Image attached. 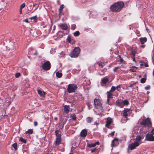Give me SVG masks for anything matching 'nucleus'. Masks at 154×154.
Instances as JSON below:
<instances>
[{
    "instance_id": "nucleus-8",
    "label": "nucleus",
    "mask_w": 154,
    "mask_h": 154,
    "mask_svg": "<svg viewBox=\"0 0 154 154\" xmlns=\"http://www.w3.org/2000/svg\"><path fill=\"white\" fill-rule=\"evenodd\" d=\"M146 140L149 141H154V136L152 134L148 133L146 136Z\"/></svg>"
},
{
    "instance_id": "nucleus-27",
    "label": "nucleus",
    "mask_w": 154,
    "mask_h": 154,
    "mask_svg": "<svg viewBox=\"0 0 154 154\" xmlns=\"http://www.w3.org/2000/svg\"><path fill=\"white\" fill-rule=\"evenodd\" d=\"M146 76L145 75V78H142L140 80L141 82L142 83H144L146 80Z\"/></svg>"
},
{
    "instance_id": "nucleus-11",
    "label": "nucleus",
    "mask_w": 154,
    "mask_h": 154,
    "mask_svg": "<svg viewBox=\"0 0 154 154\" xmlns=\"http://www.w3.org/2000/svg\"><path fill=\"white\" fill-rule=\"evenodd\" d=\"M143 139V137H141L140 136L138 135L136 137V140L134 142L138 143V145H139L140 144L142 143L141 140Z\"/></svg>"
},
{
    "instance_id": "nucleus-45",
    "label": "nucleus",
    "mask_w": 154,
    "mask_h": 154,
    "mask_svg": "<svg viewBox=\"0 0 154 154\" xmlns=\"http://www.w3.org/2000/svg\"><path fill=\"white\" fill-rule=\"evenodd\" d=\"M38 123L37 122L35 121L34 122V125L35 126H36L37 125Z\"/></svg>"
},
{
    "instance_id": "nucleus-64",
    "label": "nucleus",
    "mask_w": 154,
    "mask_h": 154,
    "mask_svg": "<svg viewBox=\"0 0 154 154\" xmlns=\"http://www.w3.org/2000/svg\"><path fill=\"white\" fill-rule=\"evenodd\" d=\"M132 85H130V87H132Z\"/></svg>"
},
{
    "instance_id": "nucleus-22",
    "label": "nucleus",
    "mask_w": 154,
    "mask_h": 154,
    "mask_svg": "<svg viewBox=\"0 0 154 154\" xmlns=\"http://www.w3.org/2000/svg\"><path fill=\"white\" fill-rule=\"evenodd\" d=\"M137 69V68L135 66L132 67L131 68L130 70L131 72H135Z\"/></svg>"
},
{
    "instance_id": "nucleus-28",
    "label": "nucleus",
    "mask_w": 154,
    "mask_h": 154,
    "mask_svg": "<svg viewBox=\"0 0 154 154\" xmlns=\"http://www.w3.org/2000/svg\"><path fill=\"white\" fill-rule=\"evenodd\" d=\"M20 140L23 142V143H26V140L23 138H20Z\"/></svg>"
},
{
    "instance_id": "nucleus-57",
    "label": "nucleus",
    "mask_w": 154,
    "mask_h": 154,
    "mask_svg": "<svg viewBox=\"0 0 154 154\" xmlns=\"http://www.w3.org/2000/svg\"><path fill=\"white\" fill-rule=\"evenodd\" d=\"M143 65V63H141L140 64V65L141 66H142Z\"/></svg>"
},
{
    "instance_id": "nucleus-19",
    "label": "nucleus",
    "mask_w": 154,
    "mask_h": 154,
    "mask_svg": "<svg viewBox=\"0 0 154 154\" xmlns=\"http://www.w3.org/2000/svg\"><path fill=\"white\" fill-rule=\"evenodd\" d=\"M140 41L141 42V44H143L147 41V38L146 37L141 38H140Z\"/></svg>"
},
{
    "instance_id": "nucleus-32",
    "label": "nucleus",
    "mask_w": 154,
    "mask_h": 154,
    "mask_svg": "<svg viewBox=\"0 0 154 154\" xmlns=\"http://www.w3.org/2000/svg\"><path fill=\"white\" fill-rule=\"evenodd\" d=\"M92 120V119L91 118L88 117L87 119V121L88 123L91 122Z\"/></svg>"
},
{
    "instance_id": "nucleus-59",
    "label": "nucleus",
    "mask_w": 154,
    "mask_h": 154,
    "mask_svg": "<svg viewBox=\"0 0 154 154\" xmlns=\"http://www.w3.org/2000/svg\"><path fill=\"white\" fill-rule=\"evenodd\" d=\"M60 128H63V126H60Z\"/></svg>"
},
{
    "instance_id": "nucleus-21",
    "label": "nucleus",
    "mask_w": 154,
    "mask_h": 154,
    "mask_svg": "<svg viewBox=\"0 0 154 154\" xmlns=\"http://www.w3.org/2000/svg\"><path fill=\"white\" fill-rule=\"evenodd\" d=\"M55 132L56 136V138H61L60 133L58 130L56 131Z\"/></svg>"
},
{
    "instance_id": "nucleus-46",
    "label": "nucleus",
    "mask_w": 154,
    "mask_h": 154,
    "mask_svg": "<svg viewBox=\"0 0 154 154\" xmlns=\"http://www.w3.org/2000/svg\"><path fill=\"white\" fill-rule=\"evenodd\" d=\"M23 21L27 23L29 22L27 19H25Z\"/></svg>"
},
{
    "instance_id": "nucleus-56",
    "label": "nucleus",
    "mask_w": 154,
    "mask_h": 154,
    "mask_svg": "<svg viewBox=\"0 0 154 154\" xmlns=\"http://www.w3.org/2000/svg\"><path fill=\"white\" fill-rule=\"evenodd\" d=\"M54 119L55 120H57V118L56 117H55L54 118Z\"/></svg>"
},
{
    "instance_id": "nucleus-49",
    "label": "nucleus",
    "mask_w": 154,
    "mask_h": 154,
    "mask_svg": "<svg viewBox=\"0 0 154 154\" xmlns=\"http://www.w3.org/2000/svg\"><path fill=\"white\" fill-rule=\"evenodd\" d=\"M151 133L152 134L154 135V128L152 130Z\"/></svg>"
},
{
    "instance_id": "nucleus-58",
    "label": "nucleus",
    "mask_w": 154,
    "mask_h": 154,
    "mask_svg": "<svg viewBox=\"0 0 154 154\" xmlns=\"http://www.w3.org/2000/svg\"><path fill=\"white\" fill-rule=\"evenodd\" d=\"M133 60L135 62V58H134L133 59Z\"/></svg>"
},
{
    "instance_id": "nucleus-29",
    "label": "nucleus",
    "mask_w": 154,
    "mask_h": 154,
    "mask_svg": "<svg viewBox=\"0 0 154 154\" xmlns=\"http://www.w3.org/2000/svg\"><path fill=\"white\" fill-rule=\"evenodd\" d=\"M96 146L95 143H91V144H89L88 145V147H94Z\"/></svg>"
},
{
    "instance_id": "nucleus-17",
    "label": "nucleus",
    "mask_w": 154,
    "mask_h": 154,
    "mask_svg": "<svg viewBox=\"0 0 154 154\" xmlns=\"http://www.w3.org/2000/svg\"><path fill=\"white\" fill-rule=\"evenodd\" d=\"M61 138H56L55 144L57 146L61 143Z\"/></svg>"
},
{
    "instance_id": "nucleus-42",
    "label": "nucleus",
    "mask_w": 154,
    "mask_h": 154,
    "mask_svg": "<svg viewBox=\"0 0 154 154\" xmlns=\"http://www.w3.org/2000/svg\"><path fill=\"white\" fill-rule=\"evenodd\" d=\"M63 8V5H61L60 6L59 10L60 11L61 10H62Z\"/></svg>"
},
{
    "instance_id": "nucleus-14",
    "label": "nucleus",
    "mask_w": 154,
    "mask_h": 154,
    "mask_svg": "<svg viewBox=\"0 0 154 154\" xmlns=\"http://www.w3.org/2000/svg\"><path fill=\"white\" fill-rule=\"evenodd\" d=\"M87 134V131L85 129L83 130L81 133V137H85Z\"/></svg>"
},
{
    "instance_id": "nucleus-54",
    "label": "nucleus",
    "mask_w": 154,
    "mask_h": 154,
    "mask_svg": "<svg viewBox=\"0 0 154 154\" xmlns=\"http://www.w3.org/2000/svg\"><path fill=\"white\" fill-rule=\"evenodd\" d=\"M144 47H145V45H144L140 46V47L142 48H144Z\"/></svg>"
},
{
    "instance_id": "nucleus-20",
    "label": "nucleus",
    "mask_w": 154,
    "mask_h": 154,
    "mask_svg": "<svg viewBox=\"0 0 154 154\" xmlns=\"http://www.w3.org/2000/svg\"><path fill=\"white\" fill-rule=\"evenodd\" d=\"M69 106H67L66 105H65L64 106V111L66 113H67L69 112Z\"/></svg>"
},
{
    "instance_id": "nucleus-9",
    "label": "nucleus",
    "mask_w": 154,
    "mask_h": 154,
    "mask_svg": "<svg viewBox=\"0 0 154 154\" xmlns=\"http://www.w3.org/2000/svg\"><path fill=\"white\" fill-rule=\"evenodd\" d=\"M130 111L131 109H130L125 108L123 111L122 116L126 118L128 114L130 113Z\"/></svg>"
},
{
    "instance_id": "nucleus-63",
    "label": "nucleus",
    "mask_w": 154,
    "mask_h": 154,
    "mask_svg": "<svg viewBox=\"0 0 154 154\" xmlns=\"http://www.w3.org/2000/svg\"><path fill=\"white\" fill-rule=\"evenodd\" d=\"M139 77L140 78V77H141V75H140L139 76Z\"/></svg>"
},
{
    "instance_id": "nucleus-37",
    "label": "nucleus",
    "mask_w": 154,
    "mask_h": 154,
    "mask_svg": "<svg viewBox=\"0 0 154 154\" xmlns=\"http://www.w3.org/2000/svg\"><path fill=\"white\" fill-rule=\"evenodd\" d=\"M20 76V73H17L15 74V76L16 78H18Z\"/></svg>"
},
{
    "instance_id": "nucleus-62",
    "label": "nucleus",
    "mask_w": 154,
    "mask_h": 154,
    "mask_svg": "<svg viewBox=\"0 0 154 154\" xmlns=\"http://www.w3.org/2000/svg\"><path fill=\"white\" fill-rule=\"evenodd\" d=\"M35 54L37 55V51H36L35 52Z\"/></svg>"
},
{
    "instance_id": "nucleus-53",
    "label": "nucleus",
    "mask_w": 154,
    "mask_h": 154,
    "mask_svg": "<svg viewBox=\"0 0 154 154\" xmlns=\"http://www.w3.org/2000/svg\"><path fill=\"white\" fill-rule=\"evenodd\" d=\"M88 107L89 109H90V107L91 106L90 104L88 103Z\"/></svg>"
},
{
    "instance_id": "nucleus-61",
    "label": "nucleus",
    "mask_w": 154,
    "mask_h": 154,
    "mask_svg": "<svg viewBox=\"0 0 154 154\" xmlns=\"http://www.w3.org/2000/svg\"><path fill=\"white\" fill-rule=\"evenodd\" d=\"M73 119L74 120H75L76 119L75 118H73Z\"/></svg>"
},
{
    "instance_id": "nucleus-4",
    "label": "nucleus",
    "mask_w": 154,
    "mask_h": 154,
    "mask_svg": "<svg viewBox=\"0 0 154 154\" xmlns=\"http://www.w3.org/2000/svg\"><path fill=\"white\" fill-rule=\"evenodd\" d=\"M140 124L144 125L145 127H151L152 124L150 119L147 118L146 119H144L143 121L140 123Z\"/></svg>"
},
{
    "instance_id": "nucleus-47",
    "label": "nucleus",
    "mask_w": 154,
    "mask_h": 154,
    "mask_svg": "<svg viewBox=\"0 0 154 154\" xmlns=\"http://www.w3.org/2000/svg\"><path fill=\"white\" fill-rule=\"evenodd\" d=\"M144 65L146 67H147L149 66V65L147 63H145Z\"/></svg>"
},
{
    "instance_id": "nucleus-51",
    "label": "nucleus",
    "mask_w": 154,
    "mask_h": 154,
    "mask_svg": "<svg viewBox=\"0 0 154 154\" xmlns=\"http://www.w3.org/2000/svg\"><path fill=\"white\" fill-rule=\"evenodd\" d=\"M118 68H119L117 67L115 68L114 69V71L115 72H116L117 70V69H118Z\"/></svg>"
},
{
    "instance_id": "nucleus-30",
    "label": "nucleus",
    "mask_w": 154,
    "mask_h": 154,
    "mask_svg": "<svg viewBox=\"0 0 154 154\" xmlns=\"http://www.w3.org/2000/svg\"><path fill=\"white\" fill-rule=\"evenodd\" d=\"M79 34V32L78 31H76L74 33V35L76 36H78Z\"/></svg>"
},
{
    "instance_id": "nucleus-5",
    "label": "nucleus",
    "mask_w": 154,
    "mask_h": 154,
    "mask_svg": "<svg viewBox=\"0 0 154 154\" xmlns=\"http://www.w3.org/2000/svg\"><path fill=\"white\" fill-rule=\"evenodd\" d=\"M77 88V86L75 84H69L68 85L67 90L69 93H71L75 92Z\"/></svg>"
},
{
    "instance_id": "nucleus-1",
    "label": "nucleus",
    "mask_w": 154,
    "mask_h": 154,
    "mask_svg": "<svg viewBox=\"0 0 154 154\" xmlns=\"http://www.w3.org/2000/svg\"><path fill=\"white\" fill-rule=\"evenodd\" d=\"M124 5V4L122 2H118L112 5L110 9L113 12H118L121 11Z\"/></svg>"
},
{
    "instance_id": "nucleus-16",
    "label": "nucleus",
    "mask_w": 154,
    "mask_h": 154,
    "mask_svg": "<svg viewBox=\"0 0 154 154\" xmlns=\"http://www.w3.org/2000/svg\"><path fill=\"white\" fill-rule=\"evenodd\" d=\"M38 93L41 97H44L46 94L45 92L44 91H42L40 90H38Z\"/></svg>"
},
{
    "instance_id": "nucleus-13",
    "label": "nucleus",
    "mask_w": 154,
    "mask_h": 154,
    "mask_svg": "<svg viewBox=\"0 0 154 154\" xmlns=\"http://www.w3.org/2000/svg\"><path fill=\"white\" fill-rule=\"evenodd\" d=\"M112 122V119L110 118H107L106 123L105 125L106 127H108V126Z\"/></svg>"
},
{
    "instance_id": "nucleus-35",
    "label": "nucleus",
    "mask_w": 154,
    "mask_h": 154,
    "mask_svg": "<svg viewBox=\"0 0 154 154\" xmlns=\"http://www.w3.org/2000/svg\"><path fill=\"white\" fill-rule=\"evenodd\" d=\"M105 65V63H99V66H101L102 67H103V66Z\"/></svg>"
},
{
    "instance_id": "nucleus-39",
    "label": "nucleus",
    "mask_w": 154,
    "mask_h": 154,
    "mask_svg": "<svg viewBox=\"0 0 154 154\" xmlns=\"http://www.w3.org/2000/svg\"><path fill=\"white\" fill-rule=\"evenodd\" d=\"M115 131H113L109 134V136L110 137H112L114 134Z\"/></svg>"
},
{
    "instance_id": "nucleus-52",
    "label": "nucleus",
    "mask_w": 154,
    "mask_h": 154,
    "mask_svg": "<svg viewBox=\"0 0 154 154\" xmlns=\"http://www.w3.org/2000/svg\"><path fill=\"white\" fill-rule=\"evenodd\" d=\"M95 144L96 145H99V142L98 141L97 142H95Z\"/></svg>"
},
{
    "instance_id": "nucleus-40",
    "label": "nucleus",
    "mask_w": 154,
    "mask_h": 154,
    "mask_svg": "<svg viewBox=\"0 0 154 154\" xmlns=\"http://www.w3.org/2000/svg\"><path fill=\"white\" fill-rule=\"evenodd\" d=\"M150 88V86L148 85L145 87V89L146 90H148Z\"/></svg>"
},
{
    "instance_id": "nucleus-41",
    "label": "nucleus",
    "mask_w": 154,
    "mask_h": 154,
    "mask_svg": "<svg viewBox=\"0 0 154 154\" xmlns=\"http://www.w3.org/2000/svg\"><path fill=\"white\" fill-rule=\"evenodd\" d=\"M36 16H34L32 17H30V19L31 20H32V19L35 20L36 19Z\"/></svg>"
},
{
    "instance_id": "nucleus-34",
    "label": "nucleus",
    "mask_w": 154,
    "mask_h": 154,
    "mask_svg": "<svg viewBox=\"0 0 154 154\" xmlns=\"http://www.w3.org/2000/svg\"><path fill=\"white\" fill-rule=\"evenodd\" d=\"M38 6H39V4H36L33 5V7L35 6L36 7V8L34 10V11H35V10L38 7Z\"/></svg>"
},
{
    "instance_id": "nucleus-10",
    "label": "nucleus",
    "mask_w": 154,
    "mask_h": 154,
    "mask_svg": "<svg viewBox=\"0 0 154 154\" xmlns=\"http://www.w3.org/2000/svg\"><path fill=\"white\" fill-rule=\"evenodd\" d=\"M119 144L118 139L117 138H115L112 142L111 146L112 147L116 146Z\"/></svg>"
},
{
    "instance_id": "nucleus-44",
    "label": "nucleus",
    "mask_w": 154,
    "mask_h": 154,
    "mask_svg": "<svg viewBox=\"0 0 154 154\" xmlns=\"http://www.w3.org/2000/svg\"><path fill=\"white\" fill-rule=\"evenodd\" d=\"M135 54V52L134 51H132V55H133V57H134Z\"/></svg>"
},
{
    "instance_id": "nucleus-36",
    "label": "nucleus",
    "mask_w": 154,
    "mask_h": 154,
    "mask_svg": "<svg viewBox=\"0 0 154 154\" xmlns=\"http://www.w3.org/2000/svg\"><path fill=\"white\" fill-rule=\"evenodd\" d=\"M116 89V88L114 86H112L111 88V90L110 91H114Z\"/></svg>"
},
{
    "instance_id": "nucleus-31",
    "label": "nucleus",
    "mask_w": 154,
    "mask_h": 154,
    "mask_svg": "<svg viewBox=\"0 0 154 154\" xmlns=\"http://www.w3.org/2000/svg\"><path fill=\"white\" fill-rule=\"evenodd\" d=\"M25 6V3H23L20 6V9H22L23 8H24Z\"/></svg>"
},
{
    "instance_id": "nucleus-33",
    "label": "nucleus",
    "mask_w": 154,
    "mask_h": 154,
    "mask_svg": "<svg viewBox=\"0 0 154 154\" xmlns=\"http://www.w3.org/2000/svg\"><path fill=\"white\" fill-rule=\"evenodd\" d=\"M13 146L15 150H16L17 149V144L16 143H15L12 145Z\"/></svg>"
},
{
    "instance_id": "nucleus-2",
    "label": "nucleus",
    "mask_w": 154,
    "mask_h": 154,
    "mask_svg": "<svg viewBox=\"0 0 154 154\" xmlns=\"http://www.w3.org/2000/svg\"><path fill=\"white\" fill-rule=\"evenodd\" d=\"M94 105L96 108L100 111H102V107L100 100L98 99L94 100Z\"/></svg>"
},
{
    "instance_id": "nucleus-23",
    "label": "nucleus",
    "mask_w": 154,
    "mask_h": 154,
    "mask_svg": "<svg viewBox=\"0 0 154 154\" xmlns=\"http://www.w3.org/2000/svg\"><path fill=\"white\" fill-rule=\"evenodd\" d=\"M112 95V94L111 93L110 91H109V92H108V94L107 95V102H109V98L111 97V96Z\"/></svg>"
},
{
    "instance_id": "nucleus-60",
    "label": "nucleus",
    "mask_w": 154,
    "mask_h": 154,
    "mask_svg": "<svg viewBox=\"0 0 154 154\" xmlns=\"http://www.w3.org/2000/svg\"><path fill=\"white\" fill-rule=\"evenodd\" d=\"M123 59H121L120 60V61H121V62H122V61H123Z\"/></svg>"
},
{
    "instance_id": "nucleus-3",
    "label": "nucleus",
    "mask_w": 154,
    "mask_h": 154,
    "mask_svg": "<svg viewBox=\"0 0 154 154\" xmlns=\"http://www.w3.org/2000/svg\"><path fill=\"white\" fill-rule=\"evenodd\" d=\"M80 52V48L79 47L75 48L70 54V56L71 57H77Z\"/></svg>"
},
{
    "instance_id": "nucleus-7",
    "label": "nucleus",
    "mask_w": 154,
    "mask_h": 154,
    "mask_svg": "<svg viewBox=\"0 0 154 154\" xmlns=\"http://www.w3.org/2000/svg\"><path fill=\"white\" fill-rule=\"evenodd\" d=\"M50 67V63L48 61L45 62L42 65V68L45 70L46 71L49 69Z\"/></svg>"
},
{
    "instance_id": "nucleus-25",
    "label": "nucleus",
    "mask_w": 154,
    "mask_h": 154,
    "mask_svg": "<svg viewBox=\"0 0 154 154\" xmlns=\"http://www.w3.org/2000/svg\"><path fill=\"white\" fill-rule=\"evenodd\" d=\"M33 132V130L32 129H29L27 131L25 132L26 134H31Z\"/></svg>"
},
{
    "instance_id": "nucleus-55",
    "label": "nucleus",
    "mask_w": 154,
    "mask_h": 154,
    "mask_svg": "<svg viewBox=\"0 0 154 154\" xmlns=\"http://www.w3.org/2000/svg\"><path fill=\"white\" fill-rule=\"evenodd\" d=\"M94 125H98V123L97 122H95L94 123Z\"/></svg>"
},
{
    "instance_id": "nucleus-15",
    "label": "nucleus",
    "mask_w": 154,
    "mask_h": 154,
    "mask_svg": "<svg viewBox=\"0 0 154 154\" xmlns=\"http://www.w3.org/2000/svg\"><path fill=\"white\" fill-rule=\"evenodd\" d=\"M108 81V79L106 77L103 78L101 80V82L102 83L101 85L102 84H106Z\"/></svg>"
},
{
    "instance_id": "nucleus-18",
    "label": "nucleus",
    "mask_w": 154,
    "mask_h": 154,
    "mask_svg": "<svg viewBox=\"0 0 154 154\" xmlns=\"http://www.w3.org/2000/svg\"><path fill=\"white\" fill-rule=\"evenodd\" d=\"M59 26L62 29L65 30L67 29V26L66 24H60Z\"/></svg>"
},
{
    "instance_id": "nucleus-43",
    "label": "nucleus",
    "mask_w": 154,
    "mask_h": 154,
    "mask_svg": "<svg viewBox=\"0 0 154 154\" xmlns=\"http://www.w3.org/2000/svg\"><path fill=\"white\" fill-rule=\"evenodd\" d=\"M97 148H94V149H91V152L93 153L96 150Z\"/></svg>"
},
{
    "instance_id": "nucleus-50",
    "label": "nucleus",
    "mask_w": 154,
    "mask_h": 154,
    "mask_svg": "<svg viewBox=\"0 0 154 154\" xmlns=\"http://www.w3.org/2000/svg\"><path fill=\"white\" fill-rule=\"evenodd\" d=\"M22 9H20V8L19 12H20V14H22Z\"/></svg>"
},
{
    "instance_id": "nucleus-38",
    "label": "nucleus",
    "mask_w": 154,
    "mask_h": 154,
    "mask_svg": "<svg viewBox=\"0 0 154 154\" xmlns=\"http://www.w3.org/2000/svg\"><path fill=\"white\" fill-rule=\"evenodd\" d=\"M120 88H121V85H119L116 87V89L118 91H120Z\"/></svg>"
},
{
    "instance_id": "nucleus-12",
    "label": "nucleus",
    "mask_w": 154,
    "mask_h": 154,
    "mask_svg": "<svg viewBox=\"0 0 154 154\" xmlns=\"http://www.w3.org/2000/svg\"><path fill=\"white\" fill-rule=\"evenodd\" d=\"M116 105L121 108H122L124 106L122 100H117Z\"/></svg>"
},
{
    "instance_id": "nucleus-26",
    "label": "nucleus",
    "mask_w": 154,
    "mask_h": 154,
    "mask_svg": "<svg viewBox=\"0 0 154 154\" xmlns=\"http://www.w3.org/2000/svg\"><path fill=\"white\" fill-rule=\"evenodd\" d=\"M124 106L125 105H127L129 104V102L127 100H122Z\"/></svg>"
},
{
    "instance_id": "nucleus-48",
    "label": "nucleus",
    "mask_w": 154,
    "mask_h": 154,
    "mask_svg": "<svg viewBox=\"0 0 154 154\" xmlns=\"http://www.w3.org/2000/svg\"><path fill=\"white\" fill-rule=\"evenodd\" d=\"M75 28V25H73V27H72H72H71V29L73 30Z\"/></svg>"
},
{
    "instance_id": "nucleus-24",
    "label": "nucleus",
    "mask_w": 154,
    "mask_h": 154,
    "mask_svg": "<svg viewBox=\"0 0 154 154\" xmlns=\"http://www.w3.org/2000/svg\"><path fill=\"white\" fill-rule=\"evenodd\" d=\"M56 75L57 77L59 78H60L62 76V73L61 72H57L56 73Z\"/></svg>"
},
{
    "instance_id": "nucleus-6",
    "label": "nucleus",
    "mask_w": 154,
    "mask_h": 154,
    "mask_svg": "<svg viewBox=\"0 0 154 154\" xmlns=\"http://www.w3.org/2000/svg\"><path fill=\"white\" fill-rule=\"evenodd\" d=\"M138 144L134 142V143L129 144L128 146V151L130 152V150H131L136 148L138 146Z\"/></svg>"
}]
</instances>
